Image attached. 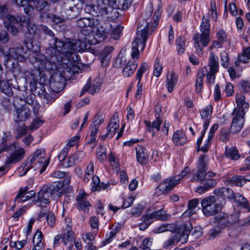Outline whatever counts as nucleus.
I'll return each instance as SVG.
<instances>
[{"mask_svg":"<svg viewBox=\"0 0 250 250\" xmlns=\"http://www.w3.org/2000/svg\"><path fill=\"white\" fill-rule=\"evenodd\" d=\"M66 43L56 38H51L46 49L48 58L37 53L30 58V62L38 69L53 70L59 68V66H73L80 61V57L76 53L66 50Z\"/></svg>","mask_w":250,"mask_h":250,"instance_id":"nucleus-1","label":"nucleus"},{"mask_svg":"<svg viewBox=\"0 0 250 250\" xmlns=\"http://www.w3.org/2000/svg\"><path fill=\"white\" fill-rule=\"evenodd\" d=\"M97 16L94 18H81L76 21V25L80 28L90 27L99 40H103L110 36L112 25L108 21L100 20L99 14H103L106 11V4L103 0H99L98 3L92 7Z\"/></svg>","mask_w":250,"mask_h":250,"instance_id":"nucleus-2","label":"nucleus"},{"mask_svg":"<svg viewBox=\"0 0 250 250\" xmlns=\"http://www.w3.org/2000/svg\"><path fill=\"white\" fill-rule=\"evenodd\" d=\"M236 102L237 108L234 109L232 114L234 116L230 131L235 134L240 131L244 123V115L249 107V103L245 102V97L242 94H237Z\"/></svg>","mask_w":250,"mask_h":250,"instance_id":"nucleus-3","label":"nucleus"},{"mask_svg":"<svg viewBox=\"0 0 250 250\" xmlns=\"http://www.w3.org/2000/svg\"><path fill=\"white\" fill-rule=\"evenodd\" d=\"M68 66L63 67L59 66L56 69L53 70H45L49 71L50 73H52L49 82V86L52 91L55 93H58L61 91L64 87L66 77H68L66 74V72H69L71 70L70 67ZM39 71L43 70L44 69H38Z\"/></svg>","mask_w":250,"mask_h":250,"instance_id":"nucleus-4","label":"nucleus"},{"mask_svg":"<svg viewBox=\"0 0 250 250\" xmlns=\"http://www.w3.org/2000/svg\"><path fill=\"white\" fill-rule=\"evenodd\" d=\"M148 23L146 21L141 22L138 27L137 35L135 40L132 42L131 56L133 60V61L137 60L139 57V47H141V50H143L145 45L146 42L147 40L148 36Z\"/></svg>","mask_w":250,"mask_h":250,"instance_id":"nucleus-5","label":"nucleus"},{"mask_svg":"<svg viewBox=\"0 0 250 250\" xmlns=\"http://www.w3.org/2000/svg\"><path fill=\"white\" fill-rule=\"evenodd\" d=\"M45 151L43 149H37L34 153L31 158H28L23 164L18 168V171L20 176H23L26 174L27 172L31 168H34V165L36 164V162L39 159H44Z\"/></svg>","mask_w":250,"mask_h":250,"instance_id":"nucleus-6","label":"nucleus"},{"mask_svg":"<svg viewBox=\"0 0 250 250\" xmlns=\"http://www.w3.org/2000/svg\"><path fill=\"white\" fill-rule=\"evenodd\" d=\"M202 211L206 216L215 215L222 209V205L216 203L215 198L213 196L207 197L201 201Z\"/></svg>","mask_w":250,"mask_h":250,"instance_id":"nucleus-7","label":"nucleus"},{"mask_svg":"<svg viewBox=\"0 0 250 250\" xmlns=\"http://www.w3.org/2000/svg\"><path fill=\"white\" fill-rule=\"evenodd\" d=\"M21 101L18 98L14 101L15 109L14 110V121L16 123H23L27 121L31 116L29 107L26 104L18 105V101Z\"/></svg>","mask_w":250,"mask_h":250,"instance_id":"nucleus-8","label":"nucleus"},{"mask_svg":"<svg viewBox=\"0 0 250 250\" xmlns=\"http://www.w3.org/2000/svg\"><path fill=\"white\" fill-rule=\"evenodd\" d=\"M4 149L10 153L8 162L10 163L17 162L22 159L25 155V150L17 143H13L9 146H5Z\"/></svg>","mask_w":250,"mask_h":250,"instance_id":"nucleus-9","label":"nucleus"},{"mask_svg":"<svg viewBox=\"0 0 250 250\" xmlns=\"http://www.w3.org/2000/svg\"><path fill=\"white\" fill-rule=\"evenodd\" d=\"M179 183V178L168 177L161 182L155 189V194L159 196L166 194Z\"/></svg>","mask_w":250,"mask_h":250,"instance_id":"nucleus-10","label":"nucleus"},{"mask_svg":"<svg viewBox=\"0 0 250 250\" xmlns=\"http://www.w3.org/2000/svg\"><path fill=\"white\" fill-rule=\"evenodd\" d=\"M193 39L196 48L195 53H197L199 57H202L203 55V48L207 46L210 42L209 37L204 34L197 33L194 35Z\"/></svg>","mask_w":250,"mask_h":250,"instance_id":"nucleus-11","label":"nucleus"},{"mask_svg":"<svg viewBox=\"0 0 250 250\" xmlns=\"http://www.w3.org/2000/svg\"><path fill=\"white\" fill-rule=\"evenodd\" d=\"M10 21L13 24H19L22 26L26 27L28 32L30 34L36 33L37 28L36 25L31 22L29 18L25 16H19L17 17L9 16Z\"/></svg>","mask_w":250,"mask_h":250,"instance_id":"nucleus-12","label":"nucleus"},{"mask_svg":"<svg viewBox=\"0 0 250 250\" xmlns=\"http://www.w3.org/2000/svg\"><path fill=\"white\" fill-rule=\"evenodd\" d=\"M26 51L22 46L10 48L5 52L4 58L7 61L12 59L22 62L25 60Z\"/></svg>","mask_w":250,"mask_h":250,"instance_id":"nucleus-13","label":"nucleus"},{"mask_svg":"<svg viewBox=\"0 0 250 250\" xmlns=\"http://www.w3.org/2000/svg\"><path fill=\"white\" fill-rule=\"evenodd\" d=\"M119 120L118 119V113H115L113 116L110 122L106 127V132L105 134L101 135L100 137L101 140H104L107 138H112L116 133V130L119 127Z\"/></svg>","mask_w":250,"mask_h":250,"instance_id":"nucleus-14","label":"nucleus"},{"mask_svg":"<svg viewBox=\"0 0 250 250\" xmlns=\"http://www.w3.org/2000/svg\"><path fill=\"white\" fill-rule=\"evenodd\" d=\"M178 233L174 234L176 236L177 243L180 242L182 244L186 243L188 240V235L192 229V226L189 222L183 223L179 228Z\"/></svg>","mask_w":250,"mask_h":250,"instance_id":"nucleus-15","label":"nucleus"},{"mask_svg":"<svg viewBox=\"0 0 250 250\" xmlns=\"http://www.w3.org/2000/svg\"><path fill=\"white\" fill-rule=\"evenodd\" d=\"M234 215H228L225 213H221L215 217V220L217 225L220 228H225L231 226L237 221V218L233 220L232 217Z\"/></svg>","mask_w":250,"mask_h":250,"instance_id":"nucleus-16","label":"nucleus"},{"mask_svg":"<svg viewBox=\"0 0 250 250\" xmlns=\"http://www.w3.org/2000/svg\"><path fill=\"white\" fill-rule=\"evenodd\" d=\"M88 195L83 192H80L77 197V206L79 210L88 213L89 208L91 207L87 198Z\"/></svg>","mask_w":250,"mask_h":250,"instance_id":"nucleus-17","label":"nucleus"},{"mask_svg":"<svg viewBox=\"0 0 250 250\" xmlns=\"http://www.w3.org/2000/svg\"><path fill=\"white\" fill-rule=\"evenodd\" d=\"M44 186L47 188V191L54 200H57L63 193V184L62 183L57 182L52 185H45Z\"/></svg>","mask_w":250,"mask_h":250,"instance_id":"nucleus-18","label":"nucleus"},{"mask_svg":"<svg viewBox=\"0 0 250 250\" xmlns=\"http://www.w3.org/2000/svg\"><path fill=\"white\" fill-rule=\"evenodd\" d=\"M68 6L65 9V14L68 19H72L76 18L79 15L82 8L79 5V2L77 0V3H73L72 0H68Z\"/></svg>","mask_w":250,"mask_h":250,"instance_id":"nucleus-19","label":"nucleus"},{"mask_svg":"<svg viewBox=\"0 0 250 250\" xmlns=\"http://www.w3.org/2000/svg\"><path fill=\"white\" fill-rule=\"evenodd\" d=\"M216 175V173L212 172L207 173V171L198 169L197 171H192L190 181L195 183H201L203 182L206 177H213Z\"/></svg>","mask_w":250,"mask_h":250,"instance_id":"nucleus-20","label":"nucleus"},{"mask_svg":"<svg viewBox=\"0 0 250 250\" xmlns=\"http://www.w3.org/2000/svg\"><path fill=\"white\" fill-rule=\"evenodd\" d=\"M104 122V120L99 116H96L94 121L90 125V136L88 143L95 142L97 133L99 131L100 125Z\"/></svg>","mask_w":250,"mask_h":250,"instance_id":"nucleus-21","label":"nucleus"},{"mask_svg":"<svg viewBox=\"0 0 250 250\" xmlns=\"http://www.w3.org/2000/svg\"><path fill=\"white\" fill-rule=\"evenodd\" d=\"M28 189L27 187L21 188L15 198V203L19 204L31 199L34 196L35 192L33 190L27 191Z\"/></svg>","mask_w":250,"mask_h":250,"instance_id":"nucleus-22","label":"nucleus"},{"mask_svg":"<svg viewBox=\"0 0 250 250\" xmlns=\"http://www.w3.org/2000/svg\"><path fill=\"white\" fill-rule=\"evenodd\" d=\"M47 189V188H45L43 186L38 193V199L36 202L39 203V206L40 207H45L46 205L49 204L50 202V198L52 196Z\"/></svg>","mask_w":250,"mask_h":250,"instance_id":"nucleus-23","label":"nucleus"},{"mask_svg":"<svg viewBox=\"0 0 250 250\" xmlns=\"http://www.w3.org/2000/svg\"><path fill=\"white\" fill-rule=\"evenodd\" d=\"M162 123V121L159 116L156 118L155 120L150 122L149 121H145V124L147 126V130L152 134V136L154 137L156 133L157 132V135L159 134V131L160 128V125Z\"/></svg>","mask_w":250,"mask_h":250,"instance_id":"nucleus-24","label":"nucleus"},{"mask_svg":"<svg viewBox=\"0 0 250 250\" xmlns=\"http://www.w3.org/2000/svg\"><path fill=\"white\" fill-rule=\"evenodd\" d=\"M153 12V9L151 6L148 7L147 10L145 11V12L143 14L144 19L142 20L139 23L138 26L139 25L140 23L143 21H147L148 24V36L151 35L152 32L154 31L156 29V24L153 26V23H156V22H152V19L150 18L152 13Z\"/></svg>","mask_w":250,"mask_h":250,"instance_id":"nucleus-25","label":"nucleus"},{"mask_svg":"<svg viewBox=\"0 0 250 250\" xmlns=\"http://www.w3.org/2000/svg\"><path fill=\"white\" fill-rule=\"evenodd\" d=\"M25 102L31 106L34 116H38L41 105L35 100V95L30 92L29 95L25 98Z\"/></svg>","mask_w":250,"mask_h":250,"instance_id":"nucleus-26","label":"nucleus"},{"mask_svg":"<svg viewBox=\"0 0 250 250\" xmlns=\"http://www.w3.org/2000/svg\"><path fill=\"white\" fill-rule=\"evenodd\" d=\"M67 46V50H73L81 51L86 48V46L84 42H83L80 40H72L67 42L65 44Z\"/></svg>","mask_w":250,"mask_h":250,"instance_id":"nucleus-27","label":"nucleus"},{"mask_svg":"<svg viewBox=\"0 0 250 250\" xmlns=\"http://www.w3.org/2000/svg\"><path fill=\"white\" fill-rule=\"evenodd\" d=\"M148 215L152 220L155 219L159 221H166L169 220L171 217V214L167 213V211L163 209L153 211Z\"/></svg>","mask_w":250,"mask_h":250,"instance_id":"nucleus-28","label":"nucleus"},{"mask_svg":"<svg viewBox=\"0 0 250 250\" xmlns=\"http://www.w3.org/2000/svg\"><path fill=\"white\" fill-rule=\"evenodd\" d=\"M205 183L203 186H199L197 188L196 191L200 194H202L208 189L214 187L217 184L216 180L212 177H206L205 178Z\"/></svg>","mask_w":250,"mask_h":250,"instance_id":"nucleus-29","label":"nucleus"},{"mask_svg":"<svg viewBox=\"0 0 250 250\" xmlns=\"http://www.w3.org/2000/svg\"><path fill=\"white\" fill-rule=\"evenodd\" d=\"M209 72L212 73H217L219 71V62L217 56H216L214 53L211 52L209 55Z\"/></svg>","mask_w":250,"mask_h":250,"instance_id":"nucleus-30","label":"nucleus"},{"mask_svg":"<svg viewBox=\"0 0 250 250\" xmlns=\"http://www.w3.org/2000/svg\"><path fill=\"white\" fill-rule=\"evenodd\" d=\"M172 140L176 146H182L187 141L185 134L181 130H177L173 135Z\"/></svg>","mask_w":250,"mask_h":250,"instance_id":"nucleus-31","label":"nucleus"},{"mask_svg":"<svg viewBox=\"0 0 250 250\" xmlns=\"http://www.w3.org/2000/svg\"><path fill=\"white\" fill-rule=\"evenodd\" d=\"M136 150L137 161L142 165L146 164L148 161V154L140 146L137 147Z\"/></svg>","mask_w":250,"mask_h":250,"instance_id":"nucleus-32","label":"nucleus"},{"mask_svg":"<svg viewBox=\"0 0 250 250\" xmlns=\"http://www.w3.org/2000/svg\"><path fill=\"white\" fill-rule=\"evenodd\" d=\"M178 82V77L176 74L172 72L167 77L166 86L169 92H171Z\"/></svg>","mask_w":250,"mask_h":250,"instance_id":"nucleus-33","label":"nucleus"},{"mask_svg":"<svg viewBox=\"0 0 250 250\" xmlns=\"http://www.w3.org/2000/svg\"><path fill=\"white\" fill-rule=\"evenodd\" d=\"M91 179V189L92 191L104 189L109 186V184H104V183H101L99 177L96 175H95Z\"/></svg>","mask_w":250,"mask_h":250,"instance_id":"nucleus-34","label":"nucleus"},{"mask_svg":"<svg viewBox=\"0 0 250 250\" xmlns=\"http://www.w3.org/2000/svg\"><path fill=\"white\" fill-rule=\"evenodd\" d=\"M206 71L207 68L203 67L197 73L195 84V90L197 93L200 92L202 90L203 87V79L205 76V72Z\"/></svg>","mask_w":250,"mask_h":250,"instance_id":"nucleus-35","label":"nucleus"},{"mask_svg":"<svg viewBox=\"0 0 250 250\" xmlns=\"http://www.w3.org/2000/svg\"><path fill=\"white\" fill-rule=\"evenodd\" d=\"M137 67V64L134 61H129L128 62L126 65L123 69V74L126 77L131 76Z\"/></svg>","mask_w":250,"mask_h":250,"instance_id":"nucleus-36","label":"nucleus"},{"mask_svg":"<svg viewBox=\"0 0 250 250\" xmlns=\"http://www.w3.org/2000/svg\"><path fill=\"white\" fill-rule=\"evenodd\" d=\"M235 202L238 204L241 207L246 209L248 212H250V206L249 201L240 193H236Z\"/></svg>","mask_w":250,"mask_h":250,"instance_id":"nucleus-37","label":"nucleus"},{"mask_svg":"<svg viewBox=\"0 0 250 250\" xmlns=\"http://www.w3.org/2000/svg\"><path fill=\"white\" fill-rule=\"evenodd\" d=\"M16 4L20 6L23 7V10L27 15H30L34 9L31 3L28 2L26 0H16L15 1Z\"/></svg>","mask_w":250,"mask_h":250,"instance_id":"nucleus-38","label":"nucleus"},{"mask_svg":"<svg viewBox=\"0 0 250 250\" xmlns=\"http://www.w3.org/2000/svg\"><path fill=\"white\" fill-rule=\"evenodd\" d=\"M16 4L20 6L23 7V10L27 15H30L34 9L31 3L28 2L26 0H16L15 1Z\"/></svg>","mask_w":250,"mask_h":250,"instance_id":"nucleus-39","label":"nucleus"},{"mask_svg":"<svg viewBox=\"0 0 250 250\" xmlns=\"http://www.w3.org/2000/svg\"><path fill=\"white\" fill-rule=\"evenodd\" d=\"M94 163L91 161L89 164L87 166L84 176L83 178V181L85 183L88 182L90 180L94 177Z\"/></svg>","mask_w":250,"mask_h":250,"instance_id":"nucleus-40","label":"nucleus"},{"mask_svg":"<svg viewBox=\"0 0 250 250\" xmlns=\"http://www.w3.org/2000/svg\"><path fill=\"white\" fill-rule=\"evenodd\" d=\"M225 155L228 158L233 160H237L240 157L238 150L235 147L226 148Z\"/></svg>","mask_w":250,"mask_h":250,"instance_id":"nucleus-41","label":"nucleus"},{"mask_svg":"<svg viewBox=\"0 0 250 250\" xmlns=\"http://www.w3.org/2000/svg\"><path fill=\"white\" fill-rule=\"evenodd\" d=\"M199 203V199H194L190 200L188 203V209L183 213L186 216H191L195 213V208Z\"/></svg>","mask_w":250,"mask_h":250,"instance_id":"nucleus-42","label":"nucleus"},{"mask_svg":"<svg viewBox=\"0 0 250 250\" xmlns=\"http://www.w3.org/2000/svg\"><path fill=\"white\" fill-rule=\"evenodd\" d=\"M142 222L140 223L139 227L141 230H146L148 226L153 222V220L151 219L148 214H145L141 217Z\"/></svg>","mask_w":250,"mask_h":250,"instance_id":"nucleus-43","label":"nucleus"},{"mask_svg":"<svg viewBox=\"0 0 250 250\" xmlns=\"http://www.w3.org/2000/svg\"><path fill=\"white\" fill-rule=\"evenodd\" d=\"M212 109V106L211 104H208L200 111L202 120H210Z\"/></svg>","mask_w":250,"mask_h":250,"instance_id":"nucleus-44","label":"nucleus"},{"mask_svg":"<svg viewBox=\"0 0 250 250\" xmlns=\"http://www.w3.org/2000/svg\"><path fill=\"white\" fill-rule=\"evenodd\" d=\"M200 31L202 34L209 36L210 34V25L209 20L204 16L202 19V21L200 25Z\"/></svg>","mask_w":250,"mask_h":250,"instance_id":"nucleus-45","label":"nucleus"},{"mask_svg":"<svg viewBox=\"0 0 250 250\" xmlns=\"http://www.w3.org/2000/svg\"><path fill=\"white\" fill-rule=\"evenodd\" d=\"M175 227L173 224H162L158 227L155 228L153 231L155 233H160L166 231H172Z\"/></svg>","mask_w":250,"mask_h":250,"instance_id":"nucleus-46","label":"nucleus"},{"mask_svg":"<svg viewBox=\"0 0 250 250\" xmlns=\"http://www.w3.org/2000/svg\"><path fill=\"white\" fill-rule=\"evenodd\" d=\"M0 92L10 96L13 94L11 85L7 81H3L0 85Z\"/></svg>","mask_w":250,"mask_h":250,"instance_id":"nucleus-47","label":"nucleus"},{"mask_svg":"<svg viewBox=\"0 0 250 250\" xmlns=\"http://www.w3.org/2000/svg\"><path fill=\"white\" fill-rule=\"evenodd\" d=\"M185 39L182 37L179 36L176 40L177 50L178 54L181 55L183 54L185 50Z\"/></svg>","mask_w":250,"mask_h":250,"instance_id":"nucleus-48","label":"nucleus"},{"mask_svg":"<svg viewBox=\"0 0 250 250\" xmlns=\"http://www.w3.org/2000/svg\"><path fill=\"white\" fill-rule=\"evenodd\" d=\"M34 4L36 9L39 11H45L49 7L47 0H35Z\"/></svg>","mask_w":250,"mask_h":250,"instance_id":"nucleus-49","label":"nucleus"},{"mask_svg":"<svg viewBox=\"0 0 250 250\" xmlns=\"http://www.w3.org/2000/svg\"><path fill=\"white\" fill-rule=\"evenodd\" d=\"M229 182L232 186L241 187L246 183V181L243 176L235 175L230 179Z\"/></svg>","mask_w":250,"mask_h":250,"instance_id":"nucleus-50","label":"nucleus"},{"mask_svg":"<svg viewBox=\"0 0 250 250\" xmlns=\"http://www.w3.org/2000/svg\"><path fill=\"white\" fill-rule=\"evenodd\" d=\"M113 49L114 48L111 46H107L104 49L100 55V58L102 63L107 61L110 58V54Z\"/></svg>","mask_w":250,"mask_h":250,"instance_id":"nucleus-51","label":"nucleus"},{"mask_svg":"<svg viewBox=\"0 0 250 250\" xmlns=\"http://www.w3.org/2000/svg\"><path fill=\"white\" fill-rule=\"evenodd\" d=\"M58 95L57 93H48L47 92L43 95L42 99H43V102L48 104H50L53 103L57 98H58Z\"/></svg>","mask_w":250,"mask_h":250,"instance_id":"nucleus-52","label":"nucleus"},{"mask_svg":"<svg viewBox=\"0 0 250 250\" xmlns=\"http://www.w3.org/2000/svg\"><path fill=\"white\" fill-rule=\"evenodd\" d=\"M97 158L100 163H103L107 159L106 149L103 146L98 147L96 150Z\"/></svg>","mask_w":250,"mask_h":250,"instance_id":"nucleus-53","label":"nucleus"},{"mask_svg":"<svg viewBox=\"0 0 250 250\" xmlns=\"http://www.w3.org/2000/svg\"><path fill=\"white\" fill-rule=\"evenodd\" d=\"M117 8L121 10L126 9L131 4V0H114Z\"/></svg>","mask_w":250,"mask_h":250,"instance_id":"nucleus-54","label":"nucleus"},{"mask_svg":"<svg viewBox=\"0 0 250 250\" xmlns=\"http://www.w3.org/2000/svg\"><path fill=\"white\" fill-rule=\"evenodd\" d=\"M250 59V47H245L243 48L241 54H239V60L242 63H246L249 62Z\"/></svg>","mask_w":250,"mask_h":250,"instance_id":"nucleus-55","label":"nucleus"},{"mask_svg":"<svg viewBox=\"0 0 250 250\" xmlns=\"http://www.w3.org/2000/svg\"><path fill=\"white\" fill-rule=\"evenodd\" d=\"M122 30V26L119 25H116L114 28H111V30L110 32V36H109V37L113 38L115 40L119 39Z\"/></svg>","mask_w":250,"mask_h":250,"instance_id":"nucleus-56","label":"nucleus"},{"mask_svg":"<svg viewBox=\"0 0 250 250\" xmlns=\"http://www.w3.org/2000/svg\"><path fill=\"white\" fill-rule=\"evenodd\" d=\"M11 138V134L9 131L3 132V135L1 139V145H2L1 147L0 148V151L1 152H3L5 151L6 150L4 149V147L5 146H9L10 145H8L6 144V143L10 140Z\"/></svg>","mask_w":250,"mask_h":250,"instance_id":"nucleus-57","label":"nucleus"},{"mask_svg":"<svg viewBox=\"0 0 250 250\" xmlns=\"http://www.w3.org/2000/svg\"><path fill=\"white\" fill-rule=\"evenodd\" d=\"M27 49L31 50L33 52H37L39 49V45L37 44L36 42L30 41V40H25L24 42Z\"/></svg>","mask_w":250,"mask_h":250,"instance_id":"nucleus-58","label":"nucleus"},{"mask_svg":"<svg viewBox=\"0 0 250 250\" xmlns=\"http://www.w3.org/2000/svg\"><path fill=\"white\" fill-rule=\"evenodd\" d=\"M8 9L6 5H0V18L2 19H5L10 23H12L9 16H14L8 14Z\"/></svg>","mask_w":250,"mask_h":250,"instance_id":"nucleus-59","label":"nucleus"},{"mask_svg":"<svg viewBox=\"0 0 250 250\" xmlns=\"http://www.w3.org/2000/svg\"><path fill=\"white\" fill-rule=\"evenodd\" d=\"M220 59L222 66L224 68L228 67L229 64V58L228 53L226 51L221 53Z\"/></svg>","mask_w":250,"mask_h":250,"instance_id":"nucleus-60","label":"nucleus"},{"mask_svg":"<svg viewBox=\"0 0 250 250\" xmlns=\"http://www.w3.org/2000/svg\"><path fill=\"white\" fill-rule=\"evenodd\" d=\"M62 240L64 244H66V242L73 241V232L69 228L68 230H66L63 235Z\"/></svg>","mask_w":250,"mask_h":250,"instance_id":"nucleus-61","label":"nucleus"},{"mask_svg":"<svg viewBox=\"0 0 250 250\" xmlns=\"http://www.w3.org/2000/svg\"><path fill=\"white\" fill-rule=\"evenodd\" d=\"M89 83V88L88 89V92L91 95H94L96 93H98L100 91V84L98 82H94L91 84L90 82V80H88Z\"/></svg>","mask_w":250,"mask_h":250,"instance_id":"nucleus-62","label":"nucleus"},{"mask_svg":"<svg viewBox=\"0 0 250 250\" xmlns=\"http://www.w3.org/2000/svg\"><path fill=\"white\" fill-rule=\"evenodd\" d=\"M34 90L41 98H42L43 95L46 92L44 85L41 83H36Z\"/></svg>","mask_w":250,"mask_h":250,"instance_id":"nucleus-63","label":"nucleus"},{"mask_svg":"<svg viewBox=\"0 0 250 250\" xmlns=\"http://www.w3.org/2000/svg\"><path fill=\"white\" fill-rule=\"evenodd\" d=\"M145 209L144 207L141 204H138L131 209V214L135 217L139 216Z\"/></svg>","mask_w":250,"mask_h":250,"instance_id":"nucleus-64","label":"nucleus"}]
</instances>
